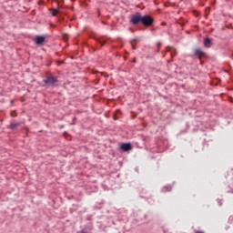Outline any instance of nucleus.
Instances as JSON below:
<instances>
[{
    "label": "nucleus",
    "mask_w": 233,
    "mask_h": 233,
    "mask_svg": "<svg viewBox=\"0 0 233 233\" xmlns=\"http://www.w3.org/2000/svg\"><path fill=\"white\" fill-rule=\"evenodd\" d=\"M62 37H63V40H64V41H68V35L63 34V35H62Z\"/></svg>",
    "instance_id": "dca6fc26"
},
{
    "label": "nucleus",
    "mask_w": 233,
    "mask_h": 233,
    "mask_svg": "<svg viewBox=\"0 0 233 233\" xmlns=\"http://www.w3.org/2000/svg\"><path fill=\"white\" fill-rule=\"evenodd\" d=\"M47 66H50V64H48Z\"/></svg>",
    "instance_id": "a878e982"
},
{
    "label": "nucleus",
    "mask_w": 233,
    "mask_h": 233,
    "mask_svg": "<svg viewBox=\"0 0 233 233\" xmlns=\"http://www.w3.org/2000/svg\"><path fill=\"white\" fill-rule=\"evenodd\" d=\"M151 32H156V28H152V29H151Z\"/></svg>",
    "instance_id": "5701e85b"
},
{
    "label": "nucleus",
    "mask_w": 233,
    "mask_h": 233,
    "mask_svg": "<svg viewBox=\"0 0 233 233\" xmlns=\"http://www.w3.org/2000/svg\"><path fill=\"white\" fill-rule=\"evenodd\" d=\"M164 233H167V230L164 229Z\"/></svg>",
    "instance_id": "393cba45"
},
{
    "label": "nucleus",
    "mask_w": 233,
    "mask_h": 233,
    "mask_svg": "<svg viewBox=\"0 0 233 233\" xmlns=\"http://www.w3.org/2000/svg\"><path fill=\"white\" fill-rule=\"evenodd\" d=\"M166 25H167V23L162 22V26H166Z\"/></svg>",
    "instance_id": "aec40b11"
},
{
    "label": "nucleus",
    "mask_w": 233,
    "mask_h": 233,
    "mask_svg": "<svg viewBox=\"0 0 233 233\" xmlns=\"http://www.w3.org/2000/svg\"><path fill=\"white\" fill-rule=\"evenodd\" d=\"M227 186L225 187L226 194H233V169L229 170L226 176Z\"/></svg>",
    "instance_id": "f03ea898"
},
{
    "label": "nucleus",
    "mask_w": 233,
    "mask_h": 233,
    "mask_svg": "<svg viewBox=\"0 0 233 233\" xmlns=\"http://www.w3.org/2000/svg\"><path fill=\"white\" fill-rule=\"evenodd\" d=\"M204 48H210L214 43L212 42V38L206 37L204 38Z\"/></svg>",
    "instance_id": "6e6552de"
},
{
    "label": "nucleus",
    "mask_w": 233,
    "mask_h": 233,
    "mask_svg": "<svg viewBox=\"0 0 233 233\" xmlns=\"http://www.w3.org/2000/svg\"><path fill=\"white\" fill-rule=\"evenodd\" d=\"M56 3H57V8L52 9L51 15L53 17H56V15H57V14H59V8H61V6L59 5L61 2L57 1Z\"/></svg>",
    "instance_id": "9d476101"
},
{
    "label": "nucleus",
    "mask_w": 233,
    "mask_h": 233,
    "mask_svg": "<svg viewBox=\"0 0 233 233\" xmlns=\"http://www.w3.org/2000/svg\"><path fill=\"white\" fill-rule=\"evenodd\" d=\"M157 54H159V52L161 50V42H157Z\"/></svg>",
    "instance_id": "4468645a"
},
{
    "label": "nucleus",
    "mask_w": 233,
    "mask_h": 233,
    "mask_svg": "<svg viewBox=\"0 0 233 233\" xmlns=\"http://www.w3.org/2000/svg\"><path fill=\"white\" fill-rule=\"evenodd\" d=\"M171 57H176V52H171Z\"/></svg>",
    "instance_id": "a211bd4d"
},
{
    "label": "nucleus",
    "mask_w": 233,
    "mask_h": 233,
    "mask_svg": "<svg viewBox=\"0 0 233 233\" xmlns=\"http://www.w3.org/2000/svg\"><path fill=\"white\" fill-rule=\"evenodd\" d=\"M59 83V76H54L52 73H46L45 79L42 80V85L44 88H55Z\"/></svg>",
    "instance_id": "f257e3e1"
},
{
    "label": "nucleus",
    "mask_w": 233,
    "mask_h": 233,
    "mask_svg": "<svg viewBox=\"0 0 233 233\" xmlns=\"http://www.w3.org/2000/svg\"><path fill=\"white\" fill-rule=\"evenodd\" d=\"M121 152H130L132 150V144L131 143H122L119 147Z\"/></svg>",
    "instance_id": "423d86ee"
},
{
    "label": "nucleus",
    "mask_w": 233,
    "mask_h": 233,
    "mask_svg": "<svg viewBox=\"0 0 233 233\" xmlns=\"http://www.w3.org/2000/svg\"><path fill=\"white\" fill-rule=\"evenodd\" d=\"M94 229V227L92 226V224H87L86 226V228H83L81 231H80V233H92V232H88V231H86V230H93Z\"/></svg>",
    "instance_id": "9b49d317"
},
{
    "label": "nucleus",
    "mask_w": 233,
    "mask_h": 233,
    "mask_svg": "<svg viewBox=\"0 0 233 233\" xmlns=\"http://www.w3.org/2000/svg\"><path fill=\"white\" fill-rule=\"evenodd\" d=\"M155 23H156V20L154 19V16L150 15H142V22H141L142 26L148 28L150 26H154Z\"/></svg>",
    "instance_id": "7ed1b4c3"
},
{
    "label": "nucleus",
    "mask_w": 233,
    "mask_h": 233,
    "mask_svg": "<svg viewBox=\"0 0 233 233\" xmlns=\"http://www.w3.org/2000/svg\"><path fill=\"white\" fill-rule=\"evenodd\" d=\"M143 15L139 12H136L135 14L130 15L129 23L134 26H137V25H141Z\"/></svg>",
    "instance_id": "20e7f679"
},
{
    "label": "nucleus",
    "mask_w": 233,
    "mask_h": 233,
    "mask_svg": "<svg viewBox=\"0 0 233 233\" xmlns=\"http://www.w3.org/2000/svg\"><path fill=\"white\" fill-rule=\"evenodd\" d=\"M140 39L139 38H135L133 40H130L131 45H134V43H139Z\"/></svg>",
    "instance_id": "2eb2a0df"
},
{
    "label": "nucleus",
    "mask_w": 233,
    "mask_h": 233,
    "mask_svg": "<svg viewBox=\"0 0 233 233\" xmlns=\"http://www.w3.org/2000/svg\"><path fill=\"white\" fill-rule=\"evenodd\" d=\"M45 41H46V38L43 35H36L35 37V43L39 46H43V45H45Z\"/></svg>",
    "instance_id": "0eeeda50"
},
{
    "label": "nucleus",
    "mask_w": 233,
    "mask_h": 233,
    "mask_svg": "<svg viewBox=\"0 0 233 233\" xmlns=\"http://www.w3.org/2000/svg\"><path fill=\"white\" fill-rule=\"evenodd\" d=\"M194 56L197 57V59H203V57H207V53H205L201 48H195L194 49Z\"/></svg>",
    "instance_id": "39448f33"
},
{
    "label": "nucleus",
    "mask_w": 233,
    "mask_h": 233,
    "mask_svg": "<svg viewBox=\"0 0 233 233\" xmlns=\"http://www.w3.org/2000/svg\"><path fill=\"white\" fill-rule=\"evenodd\" d=\"M19 123H11L9 126H8V128H10V130H15V128H17V127H19Z\"/></svg>",
    "instance_id": "f8f14e48"
},
{
    "label": "nucleus",
    "mask_w": 233,
    "mask_h": 233,
    "mask_svg": "<svg viewBox=\"0 0 233 233\" xmlns=\"http://www.w3.org/2000/svg\"><path fill=\"white\" fill-rule=\"evenodd\" d=\"M170 190H172L171 186H165L162 187V192H170Z\"/></svg>",
    "instance_id": "ddd939ff"
},
{
    "label": "nucleus",
    "mask_w": 233,
    "mask_h": 233,
    "mask_svg": "<svg viewBox=\"0 0 233 233\" xmlns=\"http://www.w3.org/2000/svg\"><path fill=\"white\" fill-rule=\"evenodd\" d=\"M194 233H205V232L195 229Z\"/></svg>",
    "instance_id": "6ab92c4d"
},
{
    "label": "nucleus",
    "mask_w": 233,
    "mask_h": 233,
    "mask_svg": "<svg viewBox=\"0 0 233 233\" xmlns=\"http://www.w3.org/2000/svg\"><path fill=\"white\" fill-rule=\"evenodd\" d=\"M94 40L96 41V43H98L101 46H105V45H106V40H105L103 36L99 38L95 37Z\"/></svg>",
    "instance_id": "1a4fd4ad"
},
{
    "label": "nucleus",
    "mask_w": 233,
    "mask_h": 233,
    "mask_svg": "<svg viewBox=\"0 0 233 233\" xmlns=\"http://www.w3.org/2000/svg\"><path fill=\"white\" fill-rule=\"evenodd\" d=\"M132 63H137V59L133 58Z\"/></svg>",
    "instance_id": "4be33fe9"
},
{
    "label": "nucleus",
    "mask_w": 233,
    "mask_h": 233,
    "mask_svg": "<svg viewBox=\"0 0 233 233\" xmlns=\"http://www.w3.org/2000/svg\"><path fill=\"white\" fill-rule=\"evenodd\" d=\"M131 46H132L133 50H136V46H134V44Z\"/></svg>",
    "instance_id": "412c9836"
},
{
    "label": "nucleus",
    "mask_w": 233,
    "mask_h": 233,
    "mask_svg": "<svg viewBox=\"0 0 233 233\" xmlns=\"http://www.w3.org/2000/svg\"><path fill=\"white\" fill-rule=\"evenodd\" d=\"M99 15H101V11L98 10V17H99Z\"/></svg>",
    "instance_id": "b1692460"
},
{
    "label": "nucleus",
    "mask_w": 233,
    "mask_h": 233,
    "mask_svg": "<svg viewBox=\"0 0 233 233\" xmlns=\"http://www.w3.org/2000/svg\"><path fill=\"white\" fill-rule=\"evenodd\" d=\"M229 222H230V223H233V215H231V216L229 217Z\"/></svg>",
    "instance_id": "f3484780"
}]
</instances>
